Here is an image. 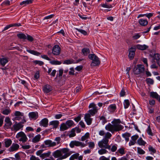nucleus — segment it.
Returning a JSON list of instances; mask_svg holds the SVG:
<instances>
[{"instance_id": "obj_17", "label": "nucleus", "mask_w": 160, "mask_h": 160, "mask_svg": "<svg viewBox=\"0 0 160 160\" xmlns=\"http://www.w3.org/2000/svg\"><path fill=\"white\" fill-rule=\"evenodd\" d=\"M59 122L58 120H53L49 122V125L52 126L53 128H56L59 124Z\"/></svg>"}, {"instance_id": "obj_32", "label": "nucleus", "mask_w": 160, "mask_h": 160, "mask_svg": "<svg viewBox=\"0 0 160 160\" xmlns=\"http://www.w3.org/2000/svg\"><path fill=\"white\" fill-rule=\"evenodd\" d=\"M27 51L31 54L36 56H39L40 54L38 52L33 50L27 49Z\"/></svg>"}, {"instance_id": "obj_21", "label": "nucleus", "mask_w": 160, "mask_h": 160, "mask_svg": "<svg viewBox=\"0 0 160 160\" xmlns=\"http://www.w3.org/2000/svg\"><path fill=\"white\" fill-rule=\"evenodd\" d=\"M48 120L47 118H44L41 121L40 124V125L44 127H47L48 125Z\"/></svg>"}, {"instance_id": "obj_44", "label": "nucleus", "mask_w": 160, "mask_h": 160, "mask_svg": "<svg viewBox=\"0 0 160 160\" xmlns=\"http://www.w3.org/2000/svg\"><path fill=\"white\" fill-rule=\"evenodd\" d=\"M50 62L51 64L55 65H60L62 63L61 62L57 60H53L50 61Z\"/></svg>"}, {"instance_id": "obj_34", "label": "nucleus", "mask_w": 160, "mask_h": 160, "mask_svg": "<svg viewBox=\"0 0 160 160\" xmlns=\"http://www.w3.org/2000/svg\"><path fill=\"white\" fill-rule=\"evenodd\" d=\"M116 108L115 104H113L109 106L108 107V109L110 112H112L115 110Z\"/></svg>"}, {"instance_id": "obj_60", "label": "nucleus", "mask_w": 160, "mask_h": 160, "mask_svg": "<svg viewBox=\"0 0 160 160\" xmlns=\"http://www.w3.org/2000/svg\"><path fill=\"white\" fill-rule=\"evenodd\" d=\"M73 62L72 60H65L64 61L63 63L64 64H70L72 63Z\"/></svg>"}, {"instance_id": "obj_61", "label": "nucleus", "mask_w": 160, "mask_h": 160, "mask_svg": "<svg viewBox=\"0 0 160 160\" xmlns=\"http://www.w3.org/2000/svg\"><path fill=\"white\" fill-rule=\"evenodd\" d=\"M117 146L116 145H113L112 146L111 148H110V149L112 152H114L117 150Z\"/></svg>"}, {"instance_id": "obj_23", "label": "nucleus", "mask_w": 160, "mask_h": 160, "mask_svg": "<svg viewBox=\"0 0 160 160\" xmlns=\"http://www.w3.org/2000/svg\"><path fill=\"white\" fill-rule=\"evenodd\" d=\"M8 59L6 58H3L0 59V63L1 64L4 66L8 62Z\"/></svg>"}, {"instance_id": "obj_14", "label": "nucleus", "mask_w": 160, "mask_h": 160, "mask_svg": "<svg viewBox=\"0 0 160 160\" xmlns=\"http://www.w3.org/2000/svg\"><path fill=\"white\" fill-rule=\"evenodd\" d=\"M91 116L88 113H87L85 115L84 119L88 125H90L92 122V119L90 118Z\"/></svg>"}, {"instance_id": "obj_11", "label": "nucleus", "mask_w": 160, "mask_h": 160, "mask_svg": "<svg viewBox=\"0 0 160 160\" xmlns=\"http://www.w3.org/2000/svg\"><path fill=\"white\" fill-rule=\"evenodd\" d=\"M5 124L4 126V128L5 129H8L10 128L12 125V123L9 117H6L5 119Z\"/></svg>"}, {"instance_id": "obj_15", "label": "nucleus", "mask_w": 160, "mask_h": 160, "mask_svg": "<svg viewBox=\"0 0 160 160\" xmlns=\"http://www.w3.org/2000/svg\"><path fill=\"white\" fill-rule=\"evenodd\" d=\"M19 148V146L18 144L13 143L9 148V150L10 152H13L17 150Z\"/></svg>"}, {"instance_id": "obj_63", "label": "nucleus", "mask_w": 160, "mask_h": 160, "mask_svg": "<svg viewBox=\"0 0 160 160\" xmlns=\"http://www.w3.org/2000/svg\"><path fill=\"white\" fill-rule=\"evenodd\" d=\"M99 160H110V159L109 158H106L104 156H102L99 158Z\"/></svg>"}, {"instance_id": "obj_35", "label": "nucleus", "mask_w": 160, "mask_h": 160, "mask_svg": "<svg viewBox=\"0 0 160 160\" xmlns=\"http://www.w3.org/2000/svg\"><path fill=\"white\" fill-rule=\"evenodd\" d=\"M138 143L140 145H145L146 143V142L143 140L141 138H139L137 141Z\"/></svg>"}, {"instance_id": "obj_40", "label": "nucleus", "mask_w": 160, "mask_h": 160, "mask_svg": "<svg viewBox=\"0 0 160 160\" xmlns=\"http://www.w3.org/2000/svg\"><path fill=\"white\" fill-rule=\"evenodd\" d=\"M20 23L19 24H11L8 25L5 27L3 29V31H5L7 29H8V28H9L11 27H13V26H20Z\"/></svg>"}, {"instance_id": "obj_58", "label": "nucleus", "mask_w": 160, "mask_h": 160, "mask_svg": "<svg viewBox=\"0 0 160 160\" xmlns=\"http://www.w3.org/2000/svg\"><path fill=\"white\" fill-rule=\"evenodd\" d=\"M147 83L150 84H152L153 83V80L152 79L148 78L146 80Z\"/></svg>"}, {"instance_id": "obj_29", "label": "nucleus", "mask_w": 160, "mask_h": 160, "mask_svg": "<svg viewBox=\"0 0 160 160\" xmlns=\"http://www.w3.org/2000/svg\"><path fill=\"white\" fill-rule=\"evenodd\" d=\"M41 138V136L40 134H38L36 135L32 139V142H33L35 143L39 141Z\"/></svg>"}, {"instance_id": "obj_26", "label": "nucleus", "mask_w": 160, "mask_h": 160, "mask_svg": "<svg viewBox=\"0 0 160 160\" xmlns=\"http://www.w3.org/2000/svg\"><path fill=\"white\" fill-rule=\"evenodd\" d=\"M150 96L158 100L160 96L156 92H150Z\"/></svg>"}, {"instance_id": "obj_10", "label": "nucleus", "mask_w": 160, "mask_h": 160, "mask_svg": "<svg viewBox=\"0 0 160 160\" xmlns=\"http://www.w3.org/2000/svg\"><path fill=\"white\" fill-rule=\"evenodd\" d=\"M60 52L61 48L57 45L54 46L52 49V52L55 55H59L60 54Z\"/></svg>"}, {"instance_id": "obj_9", "label": "nucleus", "mask_w": 160, "mask_h": 160, "mask_svg": "<svg viewBox=\"0 0 160 160\" xmlns=\"http://www.w3.org/2000/svg\"><path fill=\"white\" fill-rule=\"evenodd\" d=\"M69 146L72 148H73L74 146L84 147L86 146V144L78 141H72L70 143Z\"/></svg>"}, {"instance_id": "obj_37", "label": "nucleus", "mask_w": 160, "mask_h": 160, "mask_svg": "<svg viewBox=\"0 0 160 160\" xmlns=\"http://www.w3.org/2000/svg\"><path fill=\"white\" fill-rule=\"evenodd\" d=\"M65 123L67 124V127L69 128L72 127L74 124L72 120H68Z\"/></svg>"}, {"instance_id": "obj_55", "label": "nucleus", "mask_w": 160, "mask_h": 160, "mask_svg": "<svg viewBox=\"0 0 160 160\" xmlns=\"http://www.w3.org/2000/svg\"><path fill=\"white\" fill-rule=\"evenodd\" d=\"M148 150L149 151L151 152V153H154L156 152V150L151 146H149L148 148Z\"/></svg>"}, {"instance_id": "obj_6", "label": "nucleus", "mask_w": 160, "mask_h": 160, "mask_svg": "<svg viewBox=\"0 0 160 160\" xmlns=\"http://www.w3.org/2000/svg\"><path fill=\"white\" fill-rule=\"evenodd\" d=\"M16 137L18 139L19 141L22 142H24L28 140L26 135L22 132H20L18 133L16 135Z\"/></svg>"}, {"instance_id": "obj_46", "label": "nucleus", "mask_w": 160, "mask_h": 160, "mask_svg": "<svg viewBox=\"0 0 160 160\" xmlns=\"http://www.w3.org/2000/svg\"><path fill=\"white\" fill-rule=\"evenodd\" d=\"M117 152H119L121 155H122L125 154V150L123 148H119Z\"/></svg>"}, {"instance_id": "obj_3", "label": "nucleus", "mask_w": 160, "mask_h": 160, "mask_svg": "<svg viewBox=\"0 0 160 160\" xmlns=\"http://www.w3.org/2000/svg\"><path fill=\"white\" fill-rule=\"evenodd\" d=\"M14 117L12 119L13 120L19 121L22 119V123H24L26 122L23 113L18 111H15L14 113Z\"/></svg>"}, {"instance_id": "obj_20", "label": "nucleus", "mask_w": 160, "mask_h": 160, "mask_svg": "<svg viewBox=\"0 0 160 160\" xmlns=\"http://www.w3.org/2000/svg\"><path fill=\"white\" fill-rule=\"evenodd\" d=\"M139 24L142 26H145L148 25V22L146 19H140L139 21Z\"/></svg>"}, {"instance_id": "obj_48", "label": "nucleus", "mask_w": 160, "mask_h": 160, "mask_svg": "<svg viewBox=\"0 0 160 160\" xmlns=\"http://www.w3.org/2000/svg\"><path fill=\"white\" fill-rule=\"evenodd\" d=\"M17 36L20 39H25L27 38V36L23 33H19L17 35Z\"/></svg>"}, {"instance_id": "obj_22", "label": "nucleus", "mask_w": 160, "mask_h": 160, "mask_svg": "<svg viewBox=\"0 0 160 160\" xmlns=\"http://www.w3.org/2000/svg\"><path fill=\"white\" fill-rule=\"evenodd\" d=\"M68 128L67 127V126L65 123H62L61 124L60 126V130L61 131H64L67 130Z\"/></svg>"}, {"instance_id": "obj_27", "label": "nucleus", "mask_w": 160, "mask_h": 160, "mask_svg": "<svg viewBox=\"0 0 160 160\" xmlns=\"http://www.w3.org/2000/svg\"><path fill=\"white\" fill-rule=\"evenodd\" d=\"M4 143L5 147L8 148L11 144L12 141L10 139H6L4 140Z\"/></svg>"}, {"instance_id": "obj_13", "label": "nucleus", "mask_w": 160, "mask_h": 160, "mask_svg": "<svg viewBox=\"0 0 160 160\" xmlns=\"http://www.w3.org/2000/svg\"><path fill=\"white\" fill-rule=\"evenodd\" d=\"M45 145L47 147H52L56 146V143L54 142H52L50 140H48L44 141Z\"/></svg>"}, {"instance_id": "obj_16", "label": "nucleus", "mask_w": 160, "mask_h": 160, "mask_svg": "<svg viewBox=\"0 0 160 160\" xmlns=\"http://www.w3.org/2000/svg\"><path fill=\"white\" fill-rule=\"evenodd\" d=\"M136 49L135 48H131L129 49L128 57L129 58L132 59L133 58L135 55V52Z\"/></svg>"}, {"instance_id": "obj_41", "label": "nucleus", "mask_w": 160, "mask_h": 160, "mask_svg": "<svg viewBox=\"0 0 160 160\" xmlns=\"http://www.w3.org/2000/svg\"><path fill=\"white\" fill-rule=\"evenodd\" d=\"M111 134L108 132H107L105 133L103 139L104 140H108V139L111 138Z\"/></svg>"}, {"instance_id": "obj_52", "label": "nucleus", "mask_w": 160, "mask_h": 160, "mask_svg": "<svg viewBox=\"0 0 160 160\" xmlns=\"http://www.w3.org/2000/svg\"><path fill=\"white\" fill-rule=\"evenodd\" d=\"M61 140V139L60 137H57L55 138L54 141H56V142H55L56 143V145H58L60 143Z\"/></svg>"}, {"instance_id": "obj_31", "label": "nucleus", "mask_w": 160, "mask_h": 160, "mask_svg": "<svg viewBox=\"0 0 160 160\" xmlns=\"http://www.w3.org/2000/svg\"><path fill=\"white\" fill-rule=\"evenodd\" d=\"M32 2V0H26L21 2L20 3V5H23V6H25L28 4L31 3Z\"/></svg>"}, {"instance_id": "obj_38", "label": "nucleus", "mask_w": 160, "mask_h": 160, "mask_svg": "<svg viewBox=\"0 0 160 160\" xmlns=\"http://www.w3.org/2000/svg\"><path fill=\"white\" fill-rule=\"evenodd\" d=\"M79 154L78 153L74 154L71 156L69 158L70 160H74V159H77Z\"/></svg>"}, {"instance_id": "obj_45", "label": "nucleus", "mask_w": 160, "mask_h": 160, "mask_svg": "<svg viewBox=\"0 0 160 160\" xmlns=\"http://www.w3.org/2000/svg\"><path fill=\"white\" fill-rule=\"evenodd\" d=\"M141 35L139 33H136L134 34L132 36V38L133 40H136L140 38Z\"/></svg>"}, {"instance_id": "obj_51", "label": "nucleus", "mask_w": 160, "mask_h": 160, "mask_svg": "<svg viewBox=\"0 0 160 160\" xmlns=\"http://www.w3.org/2000/svg\"><path fill=\"white\" fill-rule=\"evenodd\" d=\"M43 151V150L42 149H40L38 150L36 152V155L38 156H39L41 158Z\"/></svg>"}, {"instance_id": "obj_64", "label": "nucleus", "mask_w": 160, "mask_h": 160, "mask_svg": "<svg viewBox=\"0 0 160 160\" xmlns=\"http://www.w3.org/2000/svg\"><path fill=\"white\" fill-rule=\"evenodd\" d=\"M30 160H40V159L38 157H36L35 156L32 155L30 158Z\"/></svg>"}, {"instance_id": "obj_4", "label": "nucleus", "mask_w": 160, "mask_h": 160, "mask_svg": "<svg viewBox=\"0 0 160 160\" xmlns=\"http://www.w3.org/2000/svg\"><path fill=\"white\" fill-rule=\"evenodd\" d=\"M108 140H104L102 139L98 142V146L101 148H104L105 149L110 150L111 146L108 144Z\"/></svg>"}, {"instance_id": "obj_5", "label": "nucleus", "mask_w": 160, "mask_h": 160, "mask_svg": "<svg viewBox=\"0 0 160 160\" xmlns=\"http://www.w3.org/2000/svg\"><path fill=\"white\" fill-rule=\"evenodd\" d=\"M69 155V154H64V155H63L60 150H59L56 151L53 153V156L54 157L59 158L61 160L66 158Z\"/></svg>"}, {"instance_id": "obj_12", "label": "nucleus", "mask_w": 160, "mask_h": 160, "mask_svg": "<svg viewBox=\"0 0 160 160\" xmlns=\"http://www.w3.org/2000/svg\"><path fill=\"white\" fill-rule=\"evenodd\" d=\"M139 136L137 135H135L131 137V140L129 143V146L134 145L136 143V141L138 138Z\"/></svg>"}, {"instance_id": "obj_43", "label": "nucleus", "mask_w": 160, "mask_h": 160, "mask_svg": "<svg viewBox=\"0 0 160 160\" xmlns=\"http://www.w3.org/2000/svg\"><path fill=\"white\" fill-rule=\"evenodd\" d=\"M89 134L88 132H87L85 135L81 137V140L82 141H84L87 139L89 137Z\"/></svg>"}, {"instance_id": "obj_28", "label": "nucleus", "mask_w": 160, "mask_h": 160, "mask_svg": "<svg viewBox=\"0 0 160 160\" xmlns=\"http://www.w3.org/2000/svg\"><path fill=\"white\" fill-rule=\"evenodd\" d=\"M43 90L45 92L48 93L51 90V87L48 85H47L44 86Z\"/></svg>"}, {"instance_id": "obj_54", "label": "nucleus", "mask_w": 160, "mask_h": 160, "mask_svg": "<svg viewBox=\"0 0 160 160\" xmlns=\"http://www.w3.org/2000/svg\"><path fill=\"white\" fill-rule=\"evenodd\" d=\"M61 151L62 154H66L68 153H67L68 151V149L67 148H63L60 150Z\"/></svg>"}, {"instance_id": "obj_57", "label": "nucleus", "mask_w": 160, "mask_h": 160, "mask_svg": "<svg viewBox=\"0 0 160 160\" xmlns=\"http://www.w3.org/2000/svg\"><path fill=\"white\" fill-rule=\"evenodd\" d=\"M88 147L89 148H93L94 147L95 143L94 142H90L88 143Z\"/></svg>"}, {"instance_id": "obj_2", "label": "nucleus", "mask_w": 160, "mask_h": 160, "mask_svg": "<svg viewBox=\"0 0 160 160\" xmlns=\"http://www.w3.org/2000/svg\"><path fill=\"white\" fill-rule=\"evenodd\" d=\"M88 58L92 60L91 63L92 66L98 65L100 63L99 59L94 54H90L88 55Z\"/></svg>"}, {"instance_id": "obj_7", "label": "nucleus", "mask_w": 160, "mask_h": 160, "mask_svg": "<svg viewBox=\"0 0 160 160\" xmlns=\"http://www.w3.org/2000/svg\"><path fill=\"white\" fill-rule=\"evenodd\" d=\"M144 68L143 65L141 64L138 65L133 68V72L136 74H138L144 72Z\"/></svg>"}, {"instance_id": "obj_33", "label": "nucleus", "mask_w": 160, "mask_h": 160, "mask_svg": "<svg viewBox=\"0 0 160 160\" xmlns=\"http://www.w3.org/2000/svg\"><path fill=\"white\" fill-rule=\"evenodd\" d=\"M108 152V151L105 148H102L99 150L98 151V153L100 155L105 154Z\"/></svg>"}, {"instance_id": "obj_1", "label": "nucleus", "mask_w": 160, "mask_h": 160, "mask_svg": "<svg viewBox=\"0 0 160 160\" xmlns=\"http://www.w3.org/2000/svg\"><path fill=\"white\" fill-rule=\"evenodd\" d=\"M112 124L108 123L105 127L106 130L113 133L114 132H117L121 130L123 127L120 124V121L118 119H115L111 122Z\"/></svg>"}, {"instance_id": "obj_18", "label": "nucleus", "mask_w": 160, "mask_h": 160, "mask_svg": "<svg viewBox=\"0 0 160 160\" xmlns=\"http://www.w3.org/2000/svg\"><path fill=\"white\" fill-rule=\"evenodd\" d=\"M22 122H20L18 123L14 124L13 126L14 129L16 131H17L22 128L23 125Z\"/></svg>"}, {"instance_id": "obj_47", "label": "nucleus", "mask_w": 160, "mask_h": 160, "mask_svg": "<svg viewBox=\"0 0 160 160\" xmlns=\"http://www.w3.org/2000/svg\"><path fill=\"white\" fill-rule=\"evenodd\" d=\"M130 105L129 102L128 100H125L124 102V107L125 108H128Z\"/></svg>"}, {"instance_id": "obj_8", "label": "nucleus", "mask_w": 160, "mask_h": 160, "mask_svg": "<svg viewBox=\"0 0 160 160\" xmlns=\"http://www.w3.org/2000/svg\"><path fill=\"white\" fill-rule=\"evenodd\" d=\"M89 108H92L88 112V114L91 116H94L98 111L97 107L94 103H91L89 106Z\"/></svg>"}, {"instance_id": "obj_56", "label": "nucleus", "mask_w": 160, "mask_h": 160, "mask_svg": "<svg viewBox=\"0 0 160 160\" xmlns=\"http://www.w3.org/2000/svg\"><path fill=\"white\" fill-rule=\"evenodd\" d=\"M75 129H73L72 130L71 133L69 135V136L70 137H74L76 135V134L75 132Z\"/></svg>"}, {"instance_id": "obj_42", "label": "nucleus", "mask_w": 160, "mask_h": 160, "mask_svg": "<svg viewBox=\"0 0 160 160\" xmlns=\"http://www.w3.org/2000/svg\"><path fill=\"white\" fill-rule=\"evenodd\" d=\"M11 112V110L9 108L4 109L2 112L3 114L5 115H8Z\"/></svg>"}, {"instance_id": "obj_30", "label": "nucleus", "mask_w": 160, "mask_h": 160, "mask_svg": "<svg viewBox=\"0 0 160 160\" xmlns=\"http://www.w3.org/2000/svg\"><path fill=\"white\" fill-rule=\"evenodd\" d=\"M131 136V134L128 132H126L122 134V136L124 138L127 142H128L129 140V138Z\"/></svg>"}, {"instance_id": "obj_62", "label": "nucleus", "mask_w": 160, "mask_h": 160, "mask_svg": "<svg viewBox=\"0 0 160 160\" xmlns=\"http://www.w3.org/2000/svg\"><path fill=\"white\" fill-rule=\"evenodd\" d=\"M69 74L71 75H74L75 74V71L73 68H71L69 72Z\"/></svg>"}, {"instance_id": "obj_53", "label": "nucleus", "mask_w": 160, "mask_h": 160, "mask_svg": "<svg viewBox=\"0 0 160 160\" xmlns=\"http://www.w3.org/2000/svg\"><path fill=\"white\" fill-rule=\"evenodd\" d=\"M147 132L148 135H151V136H152L153 134L152 132V131L150 128V126H148V128H147Z\"/></svg>"}, {"instance_id": "obj_19", "label": "nucleus", "mask_w": 160, "mask_h": 160, "mask_svg": "<svg viewBox=\"0 0 160 160\" xmlns=\"http://www.w3.org/2000/svg\"><path fill=\"white\" fill-rule=\"evenodd\" d=\"M29 115L31 119H36L38 117V113L37 112H30L29 114Z\"/></svg>"}, {"instance_id": "obj_25", "label": "nucleus", "mask_w": 160, "mask_h": 160, "mask_svg": "<svg viewBox=\"0 0 160 160\" xmlns=\"http://www.w3.org/2000/svg\"><path fill=\"white\" fill-rule=\"evenodd\" d=\"M136 47L138 49L142 50H145L148 48V46L145 44H138L136 46Z\"/></svg>"}, {"instance_id": "obj_39", "label": "nucleus", "mask_w": 160, "mask_h": 160, "mask_svg": "<svg viewBox=\"0 0 160 160\" xmlns=\"http://www.w3.org/2000/svg\"><path fill=\"white\" fill-rule=\"evenodd\" d=\"M82 52L84 55L86 56L89 53L90 51L88 48H84L82 49Z\"/></svg>"}, {"instance_id": "obj_59", "label": "nucleus", "mask_w": 160, "mask_h": 160, "mask_svg": "<svg viewBox=\"0 0 160 160\" xmlns=\"http://www.w3.org/2000/svg\"><path fill=\"white\" fill-rule=\"evenodd\" d=\"M31 146L29 144H25L22 146V148L24 149H27L30 148Z\"/></svg>"}, {"instance_id": "obj_24", "label": "nucleus", "mask_w": 160, "mask_h": 160, "mask_svg": "<svg viewBox=\"0 0 160 160\" xmlns=\"http://www.w3.org/2000/svg\"><path fill=\"white\" fill-rule=\"evenodd\" d=\"M154 59L156 60L158 65L160 66V55L158 53H156L154 55Z\"/></svg>"}, {"instance_id": "obj_50", "label": "nucleus", "mask_w": 160, "mask_h": 160, "mask_svg": "<svg viewBox=\"0 0 160 160\" xmlns=\"http://www.w3.org/2000/svg\"><path fill=\"white\" fill-rule=\"evenodd\" d=\"M76 29L78 31L80 32L84 35H86L87 34V32L84 30L78 28H76Z\"/></svg>"}, {"instance_id": "obj_36", "label": "nucleus", "mask_w": 160, "mask_h": 160, "mask_svg": "<svg viewBox=\"0 0 160 160\" xmlns=\"http://www.w3.org/2000/svg\"><path fill=\"white\" fill-rule=\"evenodd\" d=\"M51 154V152L50 151H48L46 153H43L41 156V158L43 159L44 158L48 157H49Z\"/></svg>"}, {"instance_id": "obj_49", "label": "nucleus", "mask_w": 160, "mask_h": 160, "mask_svg": "<svg viewBox=\"0 0 160 160\" xmlns=\"http://www.w3.org/2000/svg\"><path fill=\"white\" fill-rule=\"evenodd\" d=\"M137 152L138 154H143L145 153V152L139 147L137 148Z\"/></svg>"}]
</instances>
